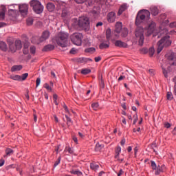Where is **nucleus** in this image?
I'll list each match as a JSON object with an SVG mask.
<instances>
[{"mask_svg": "<svg viewBox=\"0 0 176 176\" xmlns=\"http://www.w3.org/2000/svg\"><path fill=\"white\" fill-rule=\"evenodd\" d=\"M151 19V12L148 10H140L135 18L136 25H140L141 23H144V21H149Z\"/></svg>", "mask_w": 176, "mask_h": 176, "instance_id": "1", "label": "nucleus"}, {"mask_svg": "<svg viewBox=\"0 0 176 176\" xmlns=\"http://www.w3.org/2000/svg\"><path fill=\"white\" fill-rule=\"evenodd\" d=\"M58 46L60 47H67L68 46V34L65 32L58 33L54 38Z\"/></svg>", "mask_w": 176, "mask_h": 176, "instance_id": "2", "label": "nucleus"}, {"mask_svg": "<svg viewBox=\"0 0 176 176\" xmlns=\"http://www.w3.org/2000/svg\"><path fill=\"white\" fill-rule=\"evenodd\" d=\"M170 45H171L170 36H165L162 38H161L157 43V54H159L162 52V50H163V47H167L168 46H170Z\"/></svg>", "mask_w": 176, "mask_h": 176, "instance_id": "3", "label": "nucleus"}, {"mask_svg": "<svg viewBox=\"0 0 176 176\" xmlns=\"http://www.w3.org/2000/svg\"><path fill=\"white\" fill-rule=\"evenodd\" d=\"M135 36L136 38V41H138L139 46H143L144 41L145 40L144 36V28L141 27L137 28L135 32Z\"/></svg>", "mask_w": 176, "mask_h": 176, "instance_id": "4", "label": "nucleus"}, {"mask_svg": "<svg viewBox=\"0 0 176 176\" xmlns=\"http://www.w3.org/2000/svg\"><path fill=\"white\" fill-rule=\"evenodd\" d=\"M30 3L34 12L37 14H41L43 12V6H42L39 1L32 0Z\"/></svg>", "mask_w": 176, "mask_h": 176, "instance_id": "5", "label": "nucleus"}, {"mask_svg": "<svg viewBox=\"0 0 176 176\" xmlns=\"http://www.w3.org/2000/svg\"><path fill=\"white\" fill-rule=\"evenodd\" d=\"M70 39L76 46L82 45V39H83V34L82 33H74L70 36Z\"/></svg>", "mask_w": 176, "mask_h": 176, "instance_id": "6", "label": "nucleus"}, {"mask_svg": "<svg viewBox=\"0 0 176 176\" xmlns=\"http://www.w3.org/2000/svg\"><path fill=\"white\" fill-rule=\"evenodd\" d=\"M89 24L90 21L87 17H81L78 19V25L82 28H87Z\"/></svg>", "mask_w": 176, "mask_h": 176, "instance_id": "7", "label": "nucleus"}, {"mask_svg": "<svg viewBox=\"0 0 176 176\" xmlns=\"http://www.w3.org/2000/svg\"><path fill=\"white\" fill-rule=\"evenodd\" d=\"M155 28H156V23L153 21H151L148 23V27L147 29V35L149 36V35H152L153 32H155Z\"/></svg>", "mask_w": 176, "mask_h": 176, "instance_id": "8", "label": "nucleus"}, {"mask_svg": "<svg viewBox=\"0 0 176 176\" xmlns=\"http://www.w3.org/2000/svg\"><path fill=\"white\" fill-rule=\"evenodd\" d=\"M19 12L22 16H27L28 14V5L22 4L19 6Z\"/></svg>", "mask_w": 176, "mask_h": 176, "instance_id": "9", "label": "nucleus"}, {"mask_svg": "<svg viewBox=\"0 0 176 176\" xmlns=\"http://www.w3.org/2000/svg\"><path fill=\"white\" fill-rule=\"evenodd\" d=\"M120 152H122V148L120 147V146H118L116 148V150H115V153H116L115 159H116L117 161L119 162L120 163H122V162H123L124 159L119 157V155H120Z\"/></svg>", "mask_w": 176, "mask_h": 176, "instance_id": "10", "label": "nucleus"}, {"mask_svg": "<svg viewBox=\"0 0 176 176\" xmlns=\"http://www.w3.org/2000/svg\"><path fill=\"white\" fill-rule=\"evenodd\" d=\"M167 63L169 65H176V57L174 56V54H171L168 56Z\"/></svg>", "mask_w": 176, "mask_h": 176, "instance_id": "11", "label": "nucleus"}, {"mask_svg": "<svg viewBox=\"0 0 176 176\" xmlns=\"http://www.w3.org/2000/svg\"><path fill=\"white\" fill-rule=\"evenodd\" d=\"M114 45L116 46V47H123L124 49L129 47V45H127L126 43H124L120 40L116 41Z\"/></svg>", "mask_w": 176, "mask_h": 176, "instance_id": "12", "label": "nucleus"}, {"mask_svg": "<svg viewBox=\"0 0 176 176\" xmlns=\"http://www.w3.org/2000/svg\"><path fill=\"white\" fill-rule=\"evenodd\" d=\"M107 20L109 23H113L116 20V14L114 12H111L107 14Z\"/></svg>", "mask_w": 176, "mask_h": 176, "instance_id": "13", "label": "nucleus"}, {"mask_svg": "<svg viewBox=\"0 0 176 176\" xmlns=\"http://www.w3.org/2000/svg\"><path fill=\"white\" fill-rule=\"evenodd\" d=\"M166 171V166L164 165L162 166H157V168L155 169V175H159L160 173H164Z\"/></svg>", "mask_w": 176, "mask_h": 176, "instance_id": "14", "label": "nucleus"}, {"mask_svg": "<svg viewBox=\"0 0 176 176\" xmlns=\"http://www.w3.org/2000/svg\"><path fill=\"white\" fill-rule=\"evenodd\" d=\"M123 27V25L122 24V22H117L116 23V29H115V32H117V34H120L121 31H122V28Z\"/></svg>", "mask_w": 176, "mask_h": 176, "instance_id": "15", "label": "nucleus"}, {"mask_svg": "<svg viewBox=\"0 0 176 176\" xmlns=\"http://www.w3.org/2000/svg\"><path fill=\"white\" fill-rule=\"evenodd\" d=\"M53 86L54 83L52 81H50V85L47 83L45 84V89L47 90L48 93H52V91H53Z\"/></svg>", "mask_w": 176, "mask_h": 176, "instance_id": "16", "label": "nucleus"}, {"mask_svg": "<svg viewBox=\"0 0 176 176\" xmlns=\"http://www.w3.org/2000/svg\"><path fill=\"white\" fill-rule=\"evenodd\" d=\"M109 41L107 40L106 42H103L99 45V48L101 50L108 49L109 47Z\"/></svg>", "mask_w": 176, "mask_h": 176, "instance_id": "17", "label": "nucleus"}, {"mask_svg": "<svg viewBox=\"0 0 176 176\" xmlns=\"http://www.w3.org/2000/svg\"><path fill=\"white\" fill-rule=\"evenodd\" d=\"M126 9H127L126 4H123V5L120 6V7L118 10V16H120V14H122L123 13V12H124V10H126Z\"/></svg>", "mask_w": 176, "mask_h": 176, "instance_id": "18", "label": "nucleus"}, {"mask_svg": "<svg viewBox=\"0 0 176 176\" xmlns=\"http://www.w3.org/2000/svg\"><path fill=\"white\" fill-rule=\"evenodd\" d=\"M13 153H14L13 149L10 148H7L6 149V155H4V157H7V156H11V155H13Z\"/></svg>", "mask_w": 176, "mask_h": 176, "instance_id": "19", "label": "nucleus"}, {"mask_svg": "<svg viewBox=\"0 0 176 176\" xmlns=\"http://www.w3.org/2000/svg\"><path fill=\"white\" fill-rule=\"evenodd\" d=\"M0 49L1 50H3V52H6V50H8V45H6V43L0 41Z\"/></svg>", "mask_w": 176, "mask_h": 176, "instance_id": "20", "label": "nucleus"}, {"mask_svg": "<svg viewBox=\"0 0 176 176\" xmlns=\"http://www.w3.org/2000/svg\"><path fill=\"white\" fill-rule=\"evenodd\" d=\"M127 35H129V30L126 28H124L121 30V36L122 38H126V36H127Z\"/></svg>", "mask_w": 176, "mask_h": 176, "instance_id": "21", "label": "nucleus"}, {"mask_svg": "<svg viewBox=\"0 0 176 176\" xmlns=\"http://www.w3.org/2000/svg\"><path fill=\"white\" fill-rule=\"evenodd\" d=\"M23 69V66L22 65H14L11 68L12 72H16V71H21Z\"/></svg>", "mask_w": 176, "mask_h": 176, "instance_id": "22", "label": "nucleus"}, {"mask_svg": "<svg viewBox=\"0 0 176 176\" xmlns=\"http://www.w3.org/2000/svg\"><path fill=\"white\" fill-rule=\"evenodd\" d=\"M55 6L54 4L50 3L47 4V9L49 12H53L54 10Z\"/></svg>", "mask_w": 176, "mask_h": 176, "instance_id": "23", "label": "nucleus"}, {"mask_svg": "<svg viewBox=\"0 0 176 176\" xmlns=\"http://www.w3.org/2000/svg\"><path fill=\"white\" fill-rule=\"evenodd\" d=\"M104 148L103 144H100V143H97L95 146V151L96 152H101V149Z\"/></svg>", "mask_w": 176, "mask_h": 176, "instance_id": "24", "label": "nucleus"}, {"mask_svg": "<svg viewBox=\"0 0 176 176\" xmlns=\"http://www.w3.org/2000/svg\"><path fill=\"white\" fill-rule=\"evenodd\" d=\"M151 14L153 16H157L159 14V10L156 7L151 8Z\"/></svg>", "mask_w": 176, "mask_h": 176, "instance_id": "25", "label": "nucleus"}, {"mask_svg": "<svg viewBox=\"0 0 176 176\" xmlns=\"http://www.w3.org/2000/svg\"><path fill=\"white\" fill-rule=\"evenodd\" d=\"M51 50H54V45L50 44L45 46V52H50Z\"/></svg>", "mask_w": 176, "mask_h": 176, "instance_id": "26", "label": "nucleus"}, {"mask_svg": "<svg viewBox=\"0 0 176 176\" xmlns=\"http://www.w3.org/2000/svg\"><path fill=\"white\" fill-rule=\"evenodd\" d=\"M15 47H16V49H18V50H20V49H21L22 47L21 41L20 40L15 41Z\"/></svg>", "mask_w": 176, "mask_h": 176, "instance_id": "27", "label": "nucleus"}, {"mask_svg": "<svg viewBox=\"0 0 176 176\" xmlns=\"http://www.w3.org/2000/svg\"><path fill=\"white\" fill-rule=\"evenodd\" d=\"M90 72H91V69H82L81 70V74L82 75H88V74H90Z\"/></svg>", "mask_w": 176, "mask_h": 176, "instance_id": "28", "label": "nucleus"}, {"mask_svg": "<svg viewBox=\"0 0 176 176\" xmlns=\"http://www.w3.org/2000/svg\"><path fill=\"white\" fill-rule=\"evenodd\" d=\"M111 29H107L106 31V38L107 39V41H109V39H111Z\"/></svg>", "mask_w": 176, "mask_h": 176, "instance_id": "29", "label": "nucleus"}, {"mask_svg": "<svg viewBox=\"0 0 176 176\" xmlns=\"http://www.w3.org/2000/svg\"><path fill=\"white\" fill-rule=\"evenodd\" d=\"M90 167H91V170H94V171H96V170H98L100 166H98L96 164L91 163Z\"/></svg>", "mask_w": 176, "mask_h": 176, "instance_id": "30", "label": "nucleus"}, {"mask_svg": "<svg viewBox=\"0 0 176 176\" xmlns=\"http://www.w3.org/2000/svg\"><path fill=\"white\" fill-rule=\"evenodd\" d=\"M5 10H6V8H3L2 11L0 12V20H3L5 19Z\"/></svg>", "mask_w": 176, "mask_h": 176, "instance_id": "31", "label": "nucleus"}, {"mask_svg": "<svg viewBox=\"0 0 176 176\" xmlns=\"http://www.w3.org/2000/svg\"><path fill=\"white\" fill-rule=\"evenodd\" d=\"M67 16H69V12L67 10V9H64L62 11V17H67Z\"/></svg>", "mask_w": 176, "mask_h": 176, "instance_id": "32", "label": "nucleus"}, {"mask_svg": "<svg viewBox=\"0 0 176 176\" xmlns=\"http://www.w3.org/2000/svg\"><path fill=\"white\" fill-rule=\"evenodd\" d=\"M27 25H32L34 24V19L28 18L26 20Z\"/></svg>", "mask_w": 176, "mask_h": 176, "instance_id": "33", "label": "nucleus"}, {"mask_svg": "<svg viewBox=\"0 0 176 176\" xmlns=\"http://www.w3.org/2000/svg\"><path fill=\"white\" fill-rule=\"evenodd\" d=\"M11 79H12L13 80H21V76H19V75H15V76H11Z\"/></svg>", "mask_w": 176, "mask_h": 176, "instance_id": "34", "label": "nucleus"}, {"mask_svg": "<svg viewBox=\"0 0 176 176\" xmlns=\"http://www.w3.org/2000/svg\"><path fill=\"white\" fill-rule=\"evenodd\" d=\"M166 98H167V100H168L169 101H171V100L174 98V96H173V93L167 92Z\"/></svg>", "mask_w": 176, "mask_h": 176, "instance_id": "35", "label": "nucleus"}, {"mask_svg": "<svg viewBox=\"0 0 176 176\" xmlns=\"http://www.w3.org/2000/svg\"><path fill=\"white\" fill-rule=\"evenodd\" d=\"M96 52V48L89 47L85 50V53H94Z\"/></svg>", "mask_w": 176, "mask_h": 176, "instance_id": "36", "label": "nucleus"}, {"mask_svg": "<svg viewBox=\"0 0 176 176\" xmlns=\"http://www.w3.org/2000/svg\"><path fill=\"white\" fill-rule=\"evenodd\" d=\"M148 54L150 57H152L153 54H155V48H153V47H150L148 50Z\"/></svg>", "mask_w": 176, "mask_h": 176, "instance_id": "37", "label": "nucleus"}, {"mask_svg": "<svg viewBox=\"0 0 176 176\" xmlns=\"http://www.w3.org/2000/svg\"><path fill=\"white\" fill-rule=\"evenodd\" d=\"M91 107L94 111H97L99 107L98 102L92 103Z\"/></svg>", "mask_w": 176, "mask_h": 176, "instance_id": "38", "label": "nucleus"}, {"mask_svg": "<svg viewBox=\"0 0 176 176\" xmlns=\"http://www.w3.org/2000/svg\"><path fill=\"white\" fill-rule=\"evenodd\" d=\"M100 89H104L105 87V83L104 82L102 76H101V78H100Z\"/></svg>", "mask_w": 176, "mask_h": 176, "instance_id": "39", "label": "nucleus"}, {"mask_svg": "<svg viewBox=\"0 0 176 176\" xmlns=\"http://www.w3.org/2000/svg\"><path fill=\"white\" fill-rule=\"evenodd\" d=\"M30 51L32 54H35L36 52V47H35V46H31L30 48Z\"/></svg>", "mask_w": 176, "mask_h": 176, "instance_id": "40", "label": "nucleus"}, {"mask_svg": "<svg viewBox=\"0 0 176 176\" xmlns=\"http://www.w3.org/2000/svg\"><path fill=\"white\" fill-rule=\"evenodd\" d=\"M67 151L69 152V153L72 154L74 153V148H71V147H66L65 149V152Z\"/></svg>", "mask_w": 176, "mask_h": 176, "instance_id": "41", "label": "nucleus"}, {"mask_svg": "<svg viewBox=\"0 0 176 176\" xmlns=\"http://www.w3.org/2000/svg\"><path fill=\"white\" fill-rule=\"evenodd\" d=\"M28 78V73H25L21 76V80H25Z\"/></svg>", "mask_w": 176, "mask_h": 176, "instance_id": "42", "label": "nucleus"}, {"mask_svg": "<svg viewBox=\"0 0 176 176\" xmlns=\"http://www.w3.org/2000/svg\"><path fill=\"white\" fill-rule=\"evenodd\" d=\"M49 38H50V32H49L48 30H45V39H49Z\"/></svg>", "mask_w": 176, "mask_h": 176, "instance_id": "43", "label": "nucleus"}, {"mask_svg": "<svg viewBox=\"0 0 176 176\" xmlns=\"http://www.w3.org/2000/svg\"><path fill=\"white\" fill-rule=\"evenodd\" d=\"M151 168L153 170H156V168H157V166L156 165V163L155 162V161H151Z\"/></svg>", "mask_w": 176, "mask_h": 176, "instance_id": "44", "label": "nucleus"}, {"mask_svg": "<svg viewBox=\"0 0 176 176\" xmlns=\"http://www.w3.org/2000/svg\"><path fill=\"white\" fill-rule=\"evenodd\" d=\"M72 174H74L75 175L80 176V175H82V172H80V170H72Z\"/></svg>", "mask_w": 176, "mask_h": 176, "instance_id": "45", "label": "nucleus"}, {"mask_svg": "<svg viewBox=\"0 0 176 176\" xmlns=\"http://www.w3.org/2000/svg\"><path fill=\"white\" fill-rule=\"evenodd\" d=\"M65 118L67 119V125L71 126V124H72V120H71V118L68 117L67 115H65Z\"/></svg>", "mask_w": 176, "mask_h": 176, "instance_id": "46", "label": "nucleus"}, {"mask_svg": "<svg viewBox=\"0 0 176 176\" xmlns=\"http://www.w3.org/2000/svg\"><path fill=\"white\" fill-rule=\"evenodd\" d=\"M87 60L86 58H79L77 59V63H86Z\"/></svg>", "mask_w": 176, "mask_h": 176, "instance_id": "47", "label": "nucleus"}, {"mask_svg": "<svg viewBox=\"0 0 176 176\" xmlns=\"http://www.w3.org/2000/svg\"><path fill=\"white\" fill-rule=\"evenodd\" d=\"M60 162H61V157H58L57 160L54 163V167H57V166L60 164Z\"/></svg>", "mask_w": 176, "mask_h": 176, "instance_id": "48", "label": "nucleus"}, {"mask_svg": "<svg viewBox=\"0 0 176 176\" xmlns=\"http://www.w3.org/2000/svg\"><path fill=\"white\" fill-rule=\"evenodd\" d=\"M162 67V72L163 74L164 75L165 78H168V75L167 74V70H166V68H164V67Z\"/></svg>", "mask_w": 176, "mask_h": 176, "instance_id": "49", "label": "nucleus"}, {"mask_svg": "<svg viewBox=\"0 0 176 176\" xmlns=\"http://www.w3.org/2000/svg\"><path fill=\"white\" fill-rule=\"evenodd\" d=\"M133 124H135V123H137V122L138 121V116L137 114H135L133 116Z\"/></svg>", "mask_w": 176, "mask_h": 176, "instance_id": "50", "label": "nucleus"}, {"mask_svg": "<svg viewBox=\"0 0 176 176\" xmlns=\"http://www.w3.org/2000/svg\"><path fill=\"white\" fill-rule=\"evenodd\" d=\"M169 27H170V28H176V21H175V22H171V23L169 24Z\"/></svg>", "mask_w": 176, "mask_h": 176, "instance_id": "51", "label": "nucleus"}, {"mask_svg": "<svg viewBox=\"0 0 176 176\" xmlns=\"http://www.w3.org/2000/svg\"><path fill=\"white\" fill-rule=\"evenodd\" d=\"M157 145H156V143H153L151 146V148H153V152H156V150H155V148H157Z\"/></svg>", "mask_w": 176, "mask_h": 176, "instance_id": "52", "label": "nucleus"}, {"mask_svg": "<svg viewBox=\"0 0 176 176\" xmlns=\"http://www.w3.org/2000/svg\"><path fill=\"white\" fill-rule=\"evenodd\" d=\"M36 26L38 27V28H41V27H43V23L41 21H38L36 23Z\"/></svg>", "mask_w": 176, "mask_h": 176, "instance_id": "53", "label": "nucleus"}, {"mask_svg": "<svg viewBox=\"0 0 176 176\" xmlns=\"http://www.w3.org/2000/svg\"><path fill=\"white\" fill-rule=\"evenodd\" d=\"M41 85V78H38L36 80V87H38Z\"/></svg>", "mask_w": 176, "mask_h": 176, "instance_id": "54", "label": "nucleus"}, {"mask_svg": "<svg viewBox=\"0 0 176 176\" xmlns=\"http://www.w3.org/2000/svg\"><path fill=\"white\" fill-rule=\"evenodd\" d=\"M76 3H85L87 0H74Z\"/></svg>", "mask_w": 176, "mask_h": 176, "instance_id": "55", "label": "nucleus"}, {"mask_svg": "<svg viewBox=\"0 0 176 176\" xmlns=\"http://www.w3.org/2000/svg\"><path fill=\"white\" fill-rule=\"evenodd\" d=\"M3 164H5V160L1 159L0 160V167H2V166H3Z\"/></svg>", "mask_w": 176, "mask_h": 176, "instance_id": "56", "label": "nucleus"}, {"mask_svg": "<svg viewBox=\"0 0 176 176\" xmlns=\"http://www.w3.org/2000/svg\"><path fill=\"white\" fill-rule=\"evenodd\" d=\"M124 171L122 169H120L118 173V176H122L124 174Z\"/></svg>", "mask_w": 176, "mask_h": 176, "instance_id": "57", "label": "nucleus"}, {"mask_svg": "<svg viewBox=\"0 0 176 176\" xmlns=\"http://www.w3.org/2000/svg\"><path fill=\"white\" fill-rule=\"evenodd\" d=\"M95 61L96 63H98L99 61H101V56L95 57Z\"/></svg>", "mask_w": 176, "mask_h": 176, "instance_id": "58", "label": "nucleus"}, {"mask_svg": "<svg viewBox=\"0 0 176 176\" xmlns=\"http://www.w3.org/2000/svg\"><path fill=\"white\" fill-rule=\"evenodd\" d=\"M164 126L166 129H170V127H171V124L170 123H168V122H166V123H165Z\"/></svg>", "mask_w": 176, "mask_h": 176, "instance_id": "59", "label": "nucleus"}, {"mask_svg": "<svg viewBox=\"0 0 176 176\" xmlns=\"http://www.w3.org/2000/svg\"><path fill=\"white\" fill-rule=\"evenodd\" d=\"M73 141L75 144H78V138H76V136H73Z\"/></svg>", "mask_w": 176, "mask_h": 176, "instance_id": "60", "label": "nucleus"}, {"mask_svg": "<svg viewBox=\"0 0 176 176\" xmlns=\"http://www.w3.org/2000/svg\"><path fill=\"white\" fill-rule=\"evenodd\" d=\"M148 72H149L150 75H155V70H153L152 69H149Z\"/></svg>", "mask_w": 176, "mask_h": 176, "instance_id": "61", "label": "nucleus"}, {"mask_svg": "<svg viewBox=\"0 0 176 176\" xmlns=\"http://www.w3.org/2000/svg\"><path fill=\"white\" fill-rule=\"evenodd\" d=\"M63 108L65 110V112H69L68 111V107H67V104H63Z\"/></svg>", "mask_w": 176, "mask_h": 176, "instance_id": "62", "label": "nucleus"}, {"mask_svg": "<svg viewBox=\"0 0 176 176\" xmlns=\"http://www.w3.org/2000/svg\"><path fill=\"white\" fill-rule=\"evenodd\" d=\"M23 54H28V49L23 48Z\"/></svg>", "mask_w": 176, "mask_h": 176, "instance_id": "63", "label": "nucleus"}, {"mask_svg": "<svg viewBox=\"0 0 176 176\" xmlns=\"http://www.w3.org/2000/svg\"><path fill=\"white\" fill-rule=\"evenodd\" d=\"M174 94L176 96V82H175V86H174Z\"/></svg>", "mask_w": 176, "mask_h": 176, "instance_id": "64", "label": "nucleus"}]
</instances>
